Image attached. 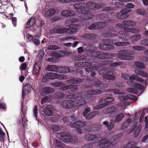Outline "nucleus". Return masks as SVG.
I'll return each mask as SVG.
<instances>
[{
	"mask_svg": "<svg viewBox=\"0 0 148 148\" xmlns=\"http://www.w3.org/2000/svg\"><path fill=\"white\" fill-rule=\"evenodd\" d=\"M117 108L115 106H110L107 108H104L103 112L106 114L111 113L115 112L117 110Z\"/></svg>",
	"mask_w": 148,
	"mask_h": 148,
	"instance_id": "dca6fc26",
	"label": "nucleus"
},
{
	"mask_svg": "<svg viewBox=\"0 0 148 148\" xmlns=\"http://www.w3.org/2000/svg\"><path fill=\"white\" fill-rule=\"evenodd\" d=\"M51 56L52 57L56 58H60L62 57L61 54L58 53H52Z\"/></svg>",
	"mask_w": 148,
	"mask_h": 148,
	"instance_id": "6e6d98bb",
	"label": "nucleus"
},
{
	"mask_svg": "<svg viewBox=\"0 0 148 148\" xmlns=\"http://www.w3.org/2000/svg\"><path fill=\"white\" fill-rule=\"evenodd\" d=\"M114 100V99L112 97H109L104 99V102H106V103L109 104V103L112 102Z\"/></svg>",
	"mask_w": 148,
	"mask_h": 148,
	"instance_id": "052dcab7",
	"label": "nucleus"
},
{
	"mask_svg": "<svg viewBox=\"0 0 148 148\" xmlns=\"http://www.w3.org/2000/svg\"><path fill=\"white\" fill-rule=\"evenodd\" d=\"M85 99L86 98L84 96V98H80L79 99L75 100L74 101L75 106H80L85 104L86 101Z\"/></svg>",
	"mask_w": 148,
	"mask_h": 148,
	"instance_id": "4468645a",
	"label": "nucleus"
},
{
	"mask_svg": "<svg viewBox=\"0 0 148 148\" xmlns=\"http://www.w3.org/2000/svg\"><path fill=\"white\" fill-rule=\"evenodd\" d=\"M127 51L125 50H122L120 53L117 54L119 58L122 60H130L134 59L133 56L131 55H127L125 53Z\"/></svg>",
	"mask_w": 148,
	"mask_h": 148,
	"instance_id": "39448f33",
	"label": "nucleus"
},
{
	"mask_svg": "<svg viewBox=\"0 0 148 148\" xmlns=\"http://www.w3.org/2000/svg\"><path fill=\"white\" fill-rule=\"evenodd\" d=\"M36 23V19L34 17L32 18L27 21L25 25V27L27 28L33 26Z\"/></svg>",
	"mask_w": 148,
	"mask_h": 148,
	"instance_id": "aec40b11",
	"label": "nucleus"
},
{
	"mask_svg": "<svg viewBox=\"0 0 148 148\" xmlns=\"http://www.w3.org/2000/svg\"><path fill=\"white\" fill-rule=\"evenodd\" d=\"M130 44V43L129 42H119L118 41H116L114 43H113V44L114 45L116 46H120L128 45Z\"/></svg>",
	"mask_w": 148,
	"mask_h": 148,
	"instance_id": "f704fd0d",
	"label": "nucleus"
},
{
	"mask_svg": "<svg viewBox=\"0 0 148 148\" xmlns=\"http://www.w3.org/2000/svg\"><path fill=\"white\" fill-rule=\"evenodd\" d=\"M99 69L98 66H91L85 69L86 71L88 72H92L93 71L97 70Z\"/></svg>",
	"mask_w": 148,
	"mask_h": 148,
	"instance_id": "e433bc0d",
	"label": "nucleus"
},
{
	"mask_svg": "<svg viewBox=\"0 0 148 148\" xmlns=\"http://www.w3.org/2000/svg\"><path fill=\"white\" fill-rule=\"evenodd\" d=\"M140 37L141 36L140 34H136L131 37V40L132 42L138 41L140 39Z\"/></svg>",
	"mask_w": 148,
	"mask_h": 148,
	"instance_id": "37998d69",
	"label": "nucleus"
},
{
	"mask_svg": "<svg viewBox=\"0 0 148 148\" xmlns=\"http://www.w3.org/2000/svg\"><path fill=\"white\" fill-rule=\"evenodd\" d=\"M69 29L68 28H55L54 30V32L57 34H62L66 33L68 31Z\"/></svg>",
	"mask_w": 148,
	"mask_h": 148,
	"instance_id": "b1692460",
	"label": "nucleus"
},
{
	"mask_svg": "<svg viewBox=\"0 0 148 148\" xmlns=\"http://www.w3.org/2000/svg\"><path fill=\"white\" fill-rule=\"evenodd\" d=\"M98 135L97 134H88L85 136V138L86 140L91 141L94 140L97 138Z\"/></svg>",
	"mask_w": 148,
	"mask_h": 148,
	"instance_id": "5701e85b",
	"label": "nucleus"
},
{
	"mask_svg": "<svg viewBox=\"0 0 148 148\" xmlns=\"http://www.w3.org/2000/svg\"><path fill=\"white\" fill-rule=\"evenodd\" d=\"M25 89L27 91H29L31 90L32 88V86L30 84H27L25 85Z\"/></svg>",
	"mask_w": 148,
	"mask_h": 148,
	"instance_id": "680f3d73",
	"label": "nucleus"
},
{
	"mask_svg": "<svg viewBox=\"0 0 148 148\" xmlns=\"http://www.w3.org/2000/svg\"><path fill=\"white\" fill-rule=\"evenodd\" d=\"M75 120V117L74 114H72V115L69 117H64L63 119V120L64 122H68L73 121Z\"/></svg>",
	"mask_w": 148,
	"mask_h": 148,
	"instance_id": "cd10ccee",
	"label": "nucleus"
},
{
	"mask_svg": "<svg viewBox=\"0 0 148 148\" xmlns=\"http://www.w3.org/2000/svg\"><path fill=\"white\" fill-rule=\"evenodd\" d=\"M82 81L83 79L79 78H73L72 79L67 80L66 82L68 84H72L79 83L82 82Z\"/></svg>",
	"mask_w": 148,
	"mask_h": 148,
	"instance_id": "2eb2a0df",
	"label": "nucleus"
},
{
	"mask_svg": "<svg viewBox=\"0 0 148 148\" xmlns=\"http://www.w3.org/2000/svg\"><path fill=\"white\" fill-rule=\"evenodd\" d=\"M90 30L97 29L96 23L91 24L88 27Z\"/></svg>",
	"mask_w": 148,
	"mask_h": 148,
	"instance_id": "338daca9",
	"label": "nucleus"
},
{
	"mask_svg": "<svg viewBox=\"0 0 148 148\" xmlns=\"http://www.w3.org/2000/svg\"><path fill=\"white\" fill-rule=\"evenodd\" d=\"M92 85L99 88H101L102 86V82L100 81H95L93 82Z\"/></svg>",
	"mask_w": 148,
	"mask_h": 148,
	"instance_id": "58836bf2",
	"label": "nucleus"
},
{
	"mask_svg": "<svg viewBox=\"0 0 148 148\" xmlns=\"http://www.w3.org/2000/svg\"><path fill=\"white\" fill-rule=\"evenodd\" d=\"M115 5L117 8H122L123 7L124 4L121 2H116L115 3Z\"/></svg>",
	"mask_w": 148,
	"mask_h": 148,
	"instance_id": "0e129e2a",
	"label": "nucleus"
},
{
	"mask_svg": "<svg viewBox=\"0 0 148 148\" xmlns=\"http://www.w3.org/2000/svg\"><path fill=\"white\" fill-rule=\"evenodd\" d=\"M58 73H66L70 71V68L67 67L61 66L59 68Z\"/></svg>",
	"mask_w": 148,
	"mask_h": 148,
	"instance_id": "393cba45",
	"label": "nucleus"
},
{
	"mask_svg": "<svg viewBox=\"0 0 148 148\" xmlns=\"http://www.w3.org/2000/svg\"><path fill=\"white\" fill-rule=\"evenodd\" d=\"M61 106L62 107L66 108H69L75 106L74 101L70 100H67L62 102Z\"/></svg>",
	"mask_w": 148,
	"mask_h": 148,
	"instance_id": "1a4fd4ad",
	"label": "nucleus"
},
{
	"mask_svg": "<svg viewBox=\"0 0 148 148\" xmlns=\"http://www.w3.org/2000/svg\"><path fill=\"white\" fill-rule=\"evenodd\" d=\"M103 35L106 37H107L108 38L111 39L112 44L116 41H119L120 39H123L124 40H125L124 36H119L118 34L115 33H104L103 34Z\"/></svg>",
	"mask_w": 148,
	"mask_h": 148,
	"instance_id": "7ed1b4c3",
	"label": "nucleus"
},
{
	"mask_svg": "<svg viewBox=\"0 0 148 148\" xmlns=\"http://www.w3.org/2000/svg\"><path fill=\"white\" fill-rule=\"evenodd\" d=\"M98 47L103 50H110L113 49L114 47V45L106 43H101L99 44Z\"/></svg>",
	"mask_w": 148,
	"mask_h": 148,
	"instance_id": "9b49d317",
	"label": "nucleus"
},
{
	"mask_svg": "<svg viewBox=\"0 0 148 148\" xmlns=\"http://www.w3.org/2000/svg\"><path fill=\"white\" fill-rule=\"evenodd\" d=\"M95 56L98 58L101 59H105V53H102V52L99 51H95Z\"/></svg>",
	"mask_w": 148,
	"mask_h": 148,
	"instance_id": "473e14b6",
	"label": "nucleus"
},
{
	"mask_svg": "<svg viewBox=\"0 0 148 148\" xmlns=\"http://www.w3.org/2000/svg\"><path fill=\"white\" fill-rule=\"evenodd\" d=\"M124 117V114L123 113H120V114L117 115L114 120V122L118 123L121 121L122 119Z\"/></svg>",
	"mask_w": 148,
	"mask_h": 148,
	"instance_id": "c9c22d12",
	"label": "nucleus"
},
{
	"mask_svg": "<svg viewBox=\"0 0 148 148\" xmlns=\"http://www.w3.org/2000/svg\"><path fill=\"white\" fill-rule=\"evenodd\" d=\"M140 43L142 45H148V39H145L142 40L141 41Z\"/></svg>",
	"mask_w": 148,
	"mask_h": 148,
	"instance_id": "e2e57ef3",
	"label": "nucleus"
},
{
	"mask_svg": "<svg viewBox=\"0 0 148 148\" xmlns=\"http://www.w3.org/2000/svg\"><path fill=\"white\" fill-rule=\"evenodd\" d=\"M130 11V10L127 8L123 9L120 11V13L118 12L116 14L117 18L120 19H125L127 18L129 15L127 14Z\"/></svg>",
	"mask_w": 148,
	"mask_h": 148,
	"instance_id": "6e6552de",
	"label": "nucleus"
},
{
	"mask_svg": "<svg viewBox=\"0 0 148 148\" xmlns=\"http://www.w3.org/2000/svg\"><path fill=\"white\" fill-rule=\"evenodd\" d=\"M127 91L132 93H136L137 92V90L135 88H131L127 89Z\"/></svg>",
	"mask_w": 148,
	"mask_h": 148,
	"instance_id": "603ef678",
	"label": "nucleus"
},
{
	"mask_svg": "<svg viewBox=\"0 0 148 148\" xmlns=\"http://www.w3.org/2000/svg\"><path fill=\"white\" fill-rule=\"evenodd\" d=\"M134 86L136 88V89L142 90L144 88V86L141 84L138 83H134Z\"/></svg>",
	"mask_w": 148,
	"mask_h": 148,
	"instance_id": "c03bdc74",
	"label": "nucleus"
},
{
	"mask_svg": "<svg viewBox=\"0 0 148 148\" xmlns=\"http://www.w3.org/2000/svg\"><path fill=\"white\" fill-rule=\"evenodd\" d=\"M73 7L76 11L79 13L83 14L81 18L83 20L92 19L93 15L89 8L93 10H96L101 8V6L93 1H90L86 3H77L73 5Z\"/></svg>",
	"mask_w": 148,
	"mask_h": 148,
	"instance_id": "f257e3e1",
	"label": "nucleus"
},
{
	"mask_svg": "<svg viewBox=\"0 0 148 148\" xmlns=\"http://www.w3.org/2000/svg\"><path fill=\"white\" fill-rule=\"evenodd\" d=\"M136 13L139 15H145L146 13L145 9L141 8L137 9L136 11Z\"/></svg>",
	"mask_w": 148,
	"mask_h": 148,
	"instance_id": "79ce46f5",
	"label": "nucleus"
},
{
	"mask_svg": "<svg viewBox=\"0 0 148 148\" xmlns=\"http://www.w3.org/2000/svg\"><path fill=\"white\" fill-rule=\"evenodd\" d=\"M56 12V11L53 8H51L44 12V16L46 17H50L53 15Z\"/></svg>",
	"mask_w": 148,
	"mask_h": 148,
	"instance_id": "f3484780",
	"label": "nucleus"
},
{
	"mask_svg": "<svg viewBox=\"0 0 148 148\" xmlns=\"http://www.w3.org/2000/svg\"><path fill=\"white\" fill-rule=\"evenodd\" d=\"M59 67L56 65H51L47 67V69L49 71L56 72L58 73V71H59Z\"/></svg>",
	"mask_w": 148,
	"mask_h": 148,
	"instance_id": "c85d7f7f",
	"label": "nucleus"
},
{
	"mask_svg": "<svg viewBox=\"0 0 148 148\" xmlns=\"http://www.w3.org/2000/svg\"><path fill=\"white\" fill-rule=\"evenodd\" d=\"M75 13L74 11L71 10H65L62 11L61 12V14L62 15L65 16H69L74 15Z\"/></svg>",
	"mask_w": 148,
	"mask_h": 148,
	"instance_id": "412c9836",
	"label": "nucleus"
},
{
	"mask_svg": "<svg viewBox=\"0 0 148 148\" xmlns=\"http://www.w3.org/2000/svg\"><path fill=\"white\" fill-rule=\"evenodd\" d=\"M59 47L55 45H49L48 47V49L50 50H55L58 49Z\"/></svg>",
	"mask_w": 148,
	"mask_h": 148,
	"instance_id": "864d4df0",
	"label": "nucleus"
},
{
	"mask_svg": "<svg viewBox=\"0 0 148 148\" xmlns=\"http://www.w3.org/2000/svg\"><path fill=\"white\" fill-rule=\"evenodd\" d=\"M73 85H65V84L62 83V86L59 88V89L61 90L66 91V90L71 89L73 88Z\"/></svg>",
	"mask_w": 148,
	"mask_h": 148,
	"instance_id": "72a5a7b5",
	"label": "nucleus"
},
{
	"mask_svg": "<svg viewBox=\"0 0 148 148\" xmlns=\"http://www.w3.org/2000/svg\"><path fill=\"white\" fill-rule=\"evenodd\" d=\"M105 59H110L113 57V53H105Z\"/></svg>",
	"mask_w": 148,
	"mask_h": 148,
	"instance_id": "bf43d9fd",
	"label": "nucleus"
},
{
	"mask_svg": "<svg viewBox=\"0 0 148 148\" xmlns=\"http://www.w3.org/2000/svg\"><path fill=\"white\" fill-rule=\"evenodd\" d=\"M126 31L135 34L138 33L140 32L139 30L138 29L135 28L129 29L128 30Z\"/></svg>",
	"mask_w": 148,
	"mask_h": 148,
	"instance_id": "09e8293b",
	"label": "nucleus"
},
{
	"mask_svg": "<svg viewBox=\"0 0 148 148\" xmlns=\"http://www.w3.org/2000/svg\"><path fill=\"white\" fill-rule=\"evenodd\" d=\"M102 91L99 89L90 90L86 91L85 95L86 99H88L91 98L92 95L101 94Z\"/></svg>",
	"mask_w": 148,
	"mask_h": 148,
	"instance_id": "423d86ee",
	"label": "nucleus"
},
{
	"mask_svg": "<svg viewBox=\"0 0 148 148\" xmlns=\"http://www.w3.org/2000/svg\"><path fill=\"white\" fill-rule=\"evenodd\" d=\"M97 29H101L105 27L106 23L103 22H98L96 23Z\"/></svg>",
	"mask_w": 148,
	"mask_h": 148,
	"instance_id": "4c0bfd02",
	"label": "nucleus"
},
{
	"mask_svg": "<svg viewBox=\"0 0 148 148\" xmlns=\"http://www.w3.org/2000/svg\"><path fill=\"white\" fill-rule=\"evenodd\" d=\"M61 139L63 142L68 143L71 142L72 143H76L78 140L77 136L74 135L72 136L69 135L66 132H61L60 133Z\"/></svg>",
	"mask_w": 148,
	"mask_h": 148,
	"instance_id": "f03ea898",
	"label": "nucleus"
},
{
	"mask_svg": "<svg viewBox=\"0 0 148 148\" xmlns=\"http://www.w3.org/2000/svg\"><path fill=\"white\" fill-rule=\"evenodd\" d=\"M41 68L40 65L36 62L34 66L33 70V74L34 75L37 74L40 72Z\"/></svg>",
	"mask_w": 148,
	"mask_h": 148,
	"instance_id": "4be33fe9",
	"label": "nucleus"
},
{
	"mask_svg": "<svg viewBox=\"0 0 148 148\" xmlns=\"http://www.w3.org/2000/svg\"><path fill=\"white\" fill-rule=\"evenodd\" d=\"M115 122L113 121H112L111 120L109 124L108 122L107 121H105L103 122V124L105 125L106 127H107L108 130L110 131L115 126Z\"/></svg>",
	"mask_w": 148,
	"mask_h": 148,
	"instance_id": "a211bd4d",
	"label": "nucleus"
},
{
	"mask_svg": "<svg viewBox=\"0 0 148 148\" xmlns=\"http://www.w3.org/2000/svg\"><path fill=\"white\" fill-rule=\"evenodd\" d=\"M102 64L104 65H108L112 64V61L110 60H105L102 62Z\"/></svg>",
	"mask_w": 148,
	"mask_h": 148,
	"instance_id": "13d9d810",
	"label": "nucleus"
},
{
	"mask_svg": "<svg viewBox=\"0 0 148 148\" xmlns=\"http://www.w3.org/2000/svg\"><path fill=\"white\" fill-rule=\"evenodd\" d=\"M69 27L70 29H69L68 31H70L72 33L77 32L78 26L77 25H76L75 24H72L69 25Z\"/></svg>",
	"mask_w": 148,
	"mask_h": 148,
	"instance_id": "2f4dec72",
	"label": "nucleus"
},
{
	"mask_svg": "<svg viewBox=\"0 0 148 148\" xmlns=\"http://www.w3.org/2000/svg\"><path fill=\"white\" fill-rule=\"evenodd\" d=\"M135 25V22L132 21H123V23H117L116 26L120 28H123L125 31L129 29H130L129 26H133Z\"/></svg>",
	"mask_w": 148,
	"mask_h": 148,
	"instance_id": "20e7f679",
	"label": "nucleus"
},
{
	"mask_svg": "<svg viewBox=\"0 0 148 148\" xmlns=\"http://www.w3.org/2000/svg\"><path fill=\"white\" fill-rule=\"evenodd\" d=\"M107 16V14L103 13L99 14L97 15V16L99 18L103 19H105Z\"/></svg>",
	"mask_w": 148,
	"mask_h": 148,
	"instance_id": "3c124183",
	"label": "nucleus"
},
{
	"mask_svg": "<svg viewBox=\"0 0 148 148\" xmlns=\"http://www.w3.org/2000/svg\"><path fill=\"white\" fill-rule=\"evenodd\" d=\"M54 90V89L50 87H45L42 88L43 91L46 94L51 93L53 92Z\"/></svg>",
	"mask_w": 148,
	"mask_h": 148,
	"instance_id": "c756f323",
	"label": "nucleus"
},
{
	"mask_svg": "<svg viewBox=\"0 0 148 148\" xmlns=\"http://www.w3.org/2000/svg\"><path fill=\"white\" fill-rule=\"evenodd\" d=\"M38 108L36 105L34 107V109L33 110V112L35 117H37L38 115Z\"/></svg>",
	"mask_w": 148,
	"mask_h": 148,
	"instance_id": "774afa93",
	"label": "nucleus"
},
{
	"mask_svg": "<svg viewBox=\"0 0 148 148\" xmlns=\"http://www.w3.org/2000/svg\"><path fill=\"white\" fill-rule=\"evenodd\" d=\"M112 9L113 8L111 7H107L104 8H103L102 10L103 11H108V13H110V14H112L114 13Z\"/></svg>",
	"mask_w": 148,
	"mask_h": 148,
	"instance_id": "a18cd8bd",
	"label": "nucleus"
},
{
	"mask_svg": "<svg viewBox=\"0 0 148 148\" xmlns=\"http://www.w3.org/2000/svg\"><path fill=\"white\" fill-rule=\"evenodd\" d=\"M51 107V105H47L46 108L43 109V112L44 114L48 116H51L52 114V110L50 109Z\"/></svg>",
	"mask_w": 148,
	"mask_h": 148,
	"instance_id": "6ab92c4d",
	"label": "nucleus"
},
{
	"mask_svg": "<svg viewBox=\"0 0 148 148\" xmlns=\"http://www.w3.org/2000/svg\"><path fill=\"white\" fill-rule=\"evenodd\" d=\"M59 76V75L58 74L52 73H48L46 75L47 78L51 79L58 78Z\"/></svg>",
	"mask_w": 148,
	"mask_h": 148,
	"instance_id": "a878e982",
	"label": "nucleus"
},
{
	"mask_svg": "<svg viewBox=\"0 0 148 148\" xmlns=\"http://www.w3.org/2000/svg\"><path fill=\"white\" fill-rule=\"evenodd\" d=\"M11 20L14 26L16 27V25L17 18L15 17H12Z\"/></svg>",
	"mask_w": 148,
	"mask_h": 148,
	"instance_id": "69168bd1",
	"label": "nucleus"
},
{
	"mask_svg": "<svg viewBox=\"0 0 148 148\" xmlns=\"http://www.w3.org/2000/svg\"><path fill=\"white\" fill-rule=\"evenodd\" d=\"M99 145L103 148L109 147L112 144L111 141L107 139H101L99 142Z\"/></svg>",
	"mask_w": 148,
	"mask_h": 148,
	"instance_id": "f8f14e48",
	"label": "nucleus"
},
{
	"mask_svg": "<svg viewBox=\"0 0 148 148\" xmlns=\"http://www.w3.org/2000/svg\"><path fill=\"white\" fill-rule=\"evenodd\" d=\"M134 64L137 67L141 69H143L145 68L144 64L139 61L135 62Z\"/></svg>",
	"mask_w": 148,
	"mask_h": 148,
	"instance_id": "49530a36",
	"label": "nucleus"
},
{
	"mask_svg": "<svg viewBox=\"0 0 148 148\" xmlns=\"http://www.w3.org/2000/svg\"><path fill=\"white\" fill-rule=\"evenodd\" d=\"M120 99L122 100H128L129 99L136 101L137 98L132 95H128L126 96H121L119 97Z\"/></svg>",
	"mask_w": 148,
	"mask_h": 148,
	"instance_id": "ddd939ff",
	"label": "nucleus"
},
{
	"mask_svg": "<svg viewBox=\"0 0 148 148\" xmlns=\"http://www.w3.org/2000/svg\"><path fill=\"white\" fill-rule=\"evenodd\" d=\"M56 143L57 147H59L62 148L63 147V144L59 140H56Z\"/></svg>",
	"mask_w": 148,
	"mask_h": 148,
	"instance_id": "4d7b16f0",
	"label": "nucleus"
},
{
	"mask_svg": "<svg viewBox=\"0 0 148 148\" xmlns=\"http://www.w3.org/2000/svg\"><path fill=\"white\" fill-rule=\"evenodd\" d=\"M75 120L73 122L71 121L70 124L72 127L76 128H81L84 127L86 125L85 121H82L80 120L75 121Z\"/></svg>",
	"mask_w": 148,
	"mask_h": 148,
	"instance_id": "0eeeda50",
	"label": "nucleus"
},
{
	"mask_svg": "<svg viewBox=\"0 0 148 148\" xmlns=\"http://www.w3.org/2000/svg\"><path fill=\"white\" fill-rule=\"evenodd\" d=\"M132 47L133 49L138 51L144 50L145 49V47L139 46H135Z\"/></svg>",
	"mask_w": 148,
	"mask_h": 148,
	"instance_id": "de8ad7c7",
	"label": "nucleus"
},
{
	"mask_svg": "<svg viewBox=\"0 0 148 148\" xmlns=\"http://www.w3.org/2000/svg\"><path fill=\"white\" fill-rule=\"evenodd\" d=\"M114 71L110 69L108 70L104 74L103 76L104 78L106 79L113 80L115 79V77L114 75Z\"/></svg>",
	"mask_w": 148,
	"mask_h": 148,
	"instance_id": "9d476101",
	"label": "nucleus"
},
{
	"mask_svg": "<svg viewBox=\"0 0 148 148\" xmlns=\"http://www.w3.org/2000/svg\"><path fill=\"white\" fill-rule=\"evenodd\" d=\"M135 72L137 75H140L142 77H146L148 75L147 73L146 72L139 69L135 70Z\"/></svg>",
	"mask_w": 148,
	"mask_h": 148,
	"instance_id": "bb28decb",
	"label": "nucleus"
},
{
	"mask_svg": "<svg viewBox=\"0 0 148 148\" xmlns=\"http://www.w3.org/2000/svg\"><path fill=\"white\" fill-rule=\"evenodd\" d=\"M109 105V103H104L98 105L94 108L95 110H98L101 109Z\"/></svg>",
	"mask_w": 148,
	"mask_h": 148,
	"instance_id": "ea45409f",
	"label": "nucleus"
},
{
	"mask_svg": "<svg viewBox=\"0 0 148 148\" xmlns=\"http://www.w3.org/2000/svg\"><path fill=\"white\" fill-rule=\"evenodd\" d=\"M82 94L81 92H78L77 93H76L74 94L70 95V98L71 99H76L80 97Z\"/></svg>",
	"mask_w": 148,
	"mask_h": 148,
	"instance_id": "a19ab883",
	"label": "nucleus"
},
{
	"mask_svg": "<svg viewBox=\"0 0 148 148\" xmlns=\"http://www.w3.org/2000/svg\"><path fill=\"white\" fill-rule=\"evenodd\" d=\"M122 133H121L118 134L114 136L113 137V138L114 141L117 140L119 139L123 135Z\"/></svg>",
	"mask_w": 148,
	"mask_h": 148,
	"instance_id": "5fc2aeb1",
	"label": "nucleus"
},
{
	"mask_svg": "<svg viewBox=\"0 0 148 148\" xmlns=\"http://www.w3.org/2000/svg\"><path fill=\"white\" fill-rule=\"evenodd\" d=\"M93 126H94V125H87L86 126V131L88 132H92L93 129Z\"/></svg>",
	"mask_w": 148,
	"mask_h": 148,
	"instance_id": "8fccbe9b",
	"label": "nucleus"
},
{
	"mask_svg": "<svg viewBox=\"0 0 148 148\" xmlns=\"http://www.w3.org/2000/svg\"><path fill=\"white\" fill-rule=\"evenodd\" d=\"M83 37L84 38L89 39L90 40H92L95 39L96 38V36L94 34H84Z\"/></svg>",
	"mask_w": 148,
	"mask_h": 148,
	"instance_id": "7c9ffc66",
	"label": "nucleus"
}]
</instances>
